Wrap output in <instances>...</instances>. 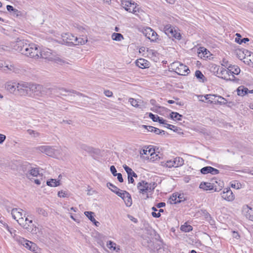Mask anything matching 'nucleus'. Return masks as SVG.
<instances>
[{"mask_svg":"<svg viewBox=\"0 0 253 253\" xmlns=\"http://www.w3.org/2000/svg\"><path fill=\"white\" fill-rule=\"evenodd\" d=\"M59 91H62L66 92H71L77 94L78 95L82 96L83 94L74 90H68L63 88L51 87L47 88L44 87L41 84H33L30 83V93L32 92L35 95L42 96L44 95H48L53 93H59Z\"/></svg>","mask_w":253,"mask_h":253,"instance_id":"f257e3e1","label":"nucleus"},{"mask_svg":"<svg viewBox=\"0 0 253 253\" xmlns=\"http://www.w3.org/2000/svg\"><path fill=\"white\" fill-rule=\"evenodd\" d=\"M22 168L24 174L29 179H31L33 177H36L39 174V169L33 167L32 165L29 163H24L22 164Z\"/></svg>","mask_w":253,"mask_h":253,"instance_id":"f03ea898","label":"nucleus"},{"mask_svg":"<svg viewBox=\"0 0 253 253\" xmlns=\"http://www.w3.org/2000/svg\"><path fill=\"white\" fill-rule=\"evenodd\" d=\"M27 46H26V48L23 49V54L35 59L40 58V55H39V49L37 45L30 44H27Z\"/></svg>","mask_w":253,"mask_h":253,"instance_id":"7ed1b4c3","label":"nucleus"},{"mask_svg":"<svg viewBox=\"0 0 253 253\" xmlns=\"http://www.w3.org/2000/svg\"><path fill=\"white\" fill-rule=\"evenodd\" d=\"M216 76L226 81L237 82L239 79L235 78L233 75L230 77V74L228 69H226L222 67H218L216 70Z\"/></svg>","mask_w":253,"mask_h":253,"instance_id":"20e7f679","label":"nucleus"},{"mask_svg":"<svg viewBox=\"0 0 253 253\" xmlns=\"http://www.w3.org/2000/svg\"><path fill=\"white\" fill-rule=\"evenodd\" d=\"M77 40V37H75L70 33H65L62 35V40L58 42L59 43L62 44H66L68 46L74 45L76 44V41Z\"/></svg>","mask_w":253,"mask_h":253,"instance_id":"39448f33","label":"nucleus"},{"mask_svg":"<svg viewBox=\"0 0 253 253\" xmlns=\"http://www.w3.org/2000/svg\"><path fill=\"white\" fill-rule=\"evenodd\" d=\"M17 94L21 96L31 95L30 83L27 82L18 83Z\"/></svg>","mask_w":253,"mask_h":253,"instance_id":"423d86ee","label":"nucleus"},{"mask_svg":"<svg viewBox=\"0 0 253 253\" xmlns=\"http://www.w3.org/2000/svg\"><path fill=\"white\" fill-rule=\"evenodd\" d=\"M171 66L173 67V69L175 70V72L179 75H185L190 72L189 68L179 62H174L171 64Z\"/></svg>","mask_w":253,"mask_h":253,"instance_id":"0eeeda50","label":"nucleus"},{"mask_svg":"<svg viewBox=\"0 0 253 253\" xmlns=\"http://www.w3.org/2000/svg\"><path fill=\"white\" fill-rule=\"evenodd\" d=\"M136 5V3L130 0H122L121 1V6L126 11L133 13H135L137 11Z\"/></svg>","mask_w":253,"mask_h":253,"instance_id":"6e6552de","label":"nucleus"},{"mask_svg":"<svg viewBox=\"0 0 253 253\" xmlns=\"http://www.w3.org/2000/svg\"><path fill=\"white\" fill-rule=\"evenodd\" d=\"M184 164L183 159L179 157H176L173 160L168 161L165 165L166 167L171 168L172 167H179Z\"/></svg>","mask_w":253,"mask_h":253,"instance_id":"1a4fd4ad","label":"nucleus"},{"mask_svg":"<svg viewBox=\"0 0 253 253\" xmlns=\"http://www.w3.org/2000/svg\"><path fill=\"white\" fill-rule=\"evenodd\" d=\"M11 46L15 50L21 52L22 54H23L24 52L23 49L26 48V46H28L27 44L25 43L24 40L19 39H17L15 42L11 43Z\"/></svg>","mask_w":253,"mask_h":253,"instance_id":"9d476101","label":"nucleus"},{"mask_svg":"<svg viewBox=\"0 0 253 253\" xmlns=\"http://www.w3.org/2000/svg\"><path fill=\"white\" fill-rule=\"evenodd\" d=\"M145 37L151 41H156L158 39V35L156 32L150 27H147L143 32Z\"/></svg>","mask_w":253,"mask_h":253,"instance_id":"9b49d317","label":"nucleus"},{"mask_svg":"<svg viewBox=\"0 0 253 253\" xmlns=\"http://www.w3.org/2000/svg\"><path fill=\"white\" fill-rule=\"evenodd\" d=\"M221 195L223 199L228 201H232L234 199V195L230 188H224Z\"/></svg>","mask_w":253,"mask_h":253,"instance_id":"f8f14e48","label":"nucleus"},{"mask_svg":"<svg viewBox=\"0 0 253 253\" xmlns=\"http://www.w3.org/2000/svg\"><path fill=\"white\" fill-rule=\"evenodd\" d=\"M19 241L27 249L33 252L36 250L37 246L35 243L25 240L24 238L20 239Z\"/></svg>","mask_w":253,"mask_h":253,"instance_id":"ddd939ff","label":"nucleus"},{"mask_svg":"<svg viewBox=\"0 0 253 253\" xmlns=\"http://www.w3.org/2000/svg\"><path fill=\"white\" fill-rule=\"evenodd\" d=\"M242 213L245 217L253 221V209L249 207L248 206H244L242 209Z\"/></svg>","mask_w":253,"mask_h":253,"instance_id":"4468645a","label":"nucleus"},{"mask_svg":"<svg viewBox=\"0 0 253 253\" xmlns=\"http://www.w3.org/2000/svg\"><path fill=\"white\" fill-rule=\"evenodd\" d=\"M18 83L8 82L5 84V88L9 92L17 94Z\"/></svg>","mask_w":253,"mask_h":253,"instance_id":"2eb2a0df","label":"nucleus"},{"mask_svg":"<svg viewBox=\"0 0 253 253\" xmlns=\"http://www.w3.org/2000/svg\"><path fill=\"white\" fill-rule=\"evenodd\" d=\"M199 187L204 190H214V191H219L221 190V188L218 189L213 183L210 182H203L200 184Z\"/></svg>","mask_w":253,"mask_h":253,"instance_id":"dca6fc26","label":"nucleus"},{"mask_svg":"<svg viewBox=\"0 0 253 253\" xmlns=\"http://www.w3.org/2000/svg\"><path fill=\"white\" fill-rule=\"evenodd\" d=\"M225 68L228 69L229 71V74H230V77H232V75L234 76V75H238L240 73V68L235 65L232 64H226V65H224Z\"/></svg>","mask_w":253,"mask_h":253,"instance_id":"f3484780","label":"nucleus"},{"mask_svg":"<svg viewBox=\"0 0 253 253\" xmlns=\"http://www.w3.org/2000/svg\"><path fill=\"white\" fill-rule=\"evenodd\" d=\"M200 171L203 174L211 173L213 175H216L219 173L218 169L210 166H207L202 168L200 170Z\"/></svg>","mask_w":253,"mask_h":253,"instance_id":"a211bd4d","label":"nucleus"},{"mask_svg":"<svg viewBox=\"0 0 253 253\" xmlns=\"http://www.w3.org/2000/svg\"><path fill=\"white\" fill-rule=\"evenodd\" d=\"M137 187L139 190V193L142 194H144L149 192L148 182L144 180H142L138 182Z\"/></svg>","mask_w":253,"mask_h":253,"instance_id":"6ab92c4d","label":"nucleus"},{"mask_svg":"<svg viewBox=\"0 0 253 253\" xmlns=\"http://www.w3.org/2000/svg\"><path fill=\"white\" fill-rule=\"evenodd\" d=\"M38 150L47 155L52 156L54 154V149L50 146H41L38 148Z\"/></svg>","mask_w":253,"mask_h":253,"instance_id":"aec40b11","label":"nucleus"},{"mask_svg":"<svg viewBox=\"0 0 253 253\" xmlns=\"http://www.w3.org/2000/svg\"><path fill=\"white\" fill-rule=\"evenodd\" d=\"M39 55H40V57L41 58L44 59L50 58L52 55L51 50L48 48L42 49L41 50L39 49Z\"/></svg>","mask_w":253,"mask_h":253,"instance_id":"412c9836","label":"nucleus"},{"mask_svg":"<svg viewBox=\"0 0 253 253\" xmlns=\"http://www.w3.org/2000/svg\"><path fill=\"white\" fill-rule=\"evenodd\" d=\"M21 211H22L21 209L17 208H14L12 210L11 213L14 219H18L23 215Z\"/></svg>","mask_w":253,"mask_h":253,"instance_id":"4be33fe9","label":"nucleus"},{"mask_svg":"<svg viewBox=\"0 0 253 253\" xmlns=\"http://www.w3.org/2000/svg\"><path fill=\"white\" fill-rule=\"evenodd\" d=\"M128 102L131 105L136 108H142L143 106V101L141 100H137L132 98H130L128 99Z\"/></svg>","mask_w":253,"mask_h":253,"instance_id":"5701e85b","label":"nucleus"},{"mask_svg":"<svg viewBox=\"0 0 253 253\" xmlns=\"http://www.w3.org/2000/svg\"><path fill=\"white\" fill-rule=\"evenodd\" d=\"M136 65L140 68L144 69L148 67V62L142 58L139 59L136 61Z\"/></svg>","mask_w":253,"mask_h":253,"instance_id":"b1692460","label":"nucleus"},{"mask_svg":"<svg viewBox=\"0 0 253 253\" xmlns=\"http://www.w3.org/2000/svg\"><path fill=\"white\" fill-rule=\"evenodd\" d=\"M249 90L247 87L243 85H241L237 89V94L239 96H243L248 93Z\"/></svg>","mask_w":253,"mask_h":253,"instance_id":"393cba45","label":"nucleus"},{"mask_svg":"<svg viewBox=\"0 0 253 253\" xmlns=\"http://www.w3.org/2000/svg\"><path fill=\"white\" fill-rule=\"evenodd\" d=\"M84 213L96 226L99 225V222L97 221L93 216V214H94V212L92 211H85Z\"/></svg>","mask_w":253,"mask_h":253,"instance_id":"a878e982","label":"nucleus"},{"mask_svg":"<svg viewBox=\"0 0 253 253\" xmlns=\"http://www.w3.org/2000/svg\"><path fill=\"white\" fill-rule=\"evenodd\" d=\"M164 30L165 34L170 38L171 36L173 35L174 29L171 25H167L164 27Z\"/></svg>","mask_w":253,"mask_h":253,"instance_id":"bb28decb","label":"nucleus"},{"mask_svg":"<svg viewBox=\"0 0 253 253\" xmlns=\"http://www.w3.org/2000/svg\"><path fill=\"white\" fill-rule=\"evenodd\" d=\"M125 197L123 199L127 207H130L132 205V200L131 195L130 194L126 192L125 191Z\"/></svg>","mask_w":253,"mask_h":253,"instance_id":"cd10ccee","label":"nucleus"},{"mask_svg":"<svg viewBox=\"0 0 253 253\" xmlns=\"http://www.w3.org/2000/svg\"><path fill=\"white\" fill-rule=\"evenodd\" d=\"M16 220L18 222V223L22 227H23L24 228L27 229L28 228L29 225L27 222V220H28V218L27 217H26L25 219H24L22 216L18 219H16Z\"/></svg>","mask_w":253,"mask_h":253,"instance_id":"c85d7f7f","label":"nucleus"},{"mask_svg":"<svg viewBox=\"0 0 253 253\" xmlns=\"http://www.w3.org/2000/svg\"><path fill=\"white\" fill-rule=\"evenodd\" d=\"M46 184L50 187H57L60 185V180L51 178L46 181Z\"/></svg>","mask_w":253,"mask_h":253,"instance_id":"c756f323","label":"nucleus"},{"mask_svg":"<svg viewBox=\"0 0 253 253\" xmlns=\"http://www.w3.org/2000/svg\"><path fill=\"white\" fill-rule=\"evenodd\" d=\"M237 37L235 39V42L239 44H242L243 43H246V42L249 41V39L247 38H241V36L240 34L237 33L236 34Z\"/></svg>","mask_w":253,"mask_h":253,"instance_id":"7c9ffc66","label":"nucleus"},{"mask_svg":"<svg viewBox=\"0 0 253 253\" xmlns=\"http://www.w3.org/2000/svg\"><path fill=\"white\" fill-rule=\"evenodd\" d=\"M195 75L196 77L200 81L203 83L205 82L206 81V79L205 77L204 76L203 73L200 70H197L195 72Z\"/></svg>","mask_w":253,"mask_h":253,"instance_id":"2f4dec72","label":"nucleus"},{"mask_svg":"<svg viewBox=\"0 0 253 253\" xmlns=\"http://www.w3.org/2000/svg\"><path fill=\"white\" fill-rule=\"evenodd\" d=\"M148 128H149V129H148V131L153 132L156 134H161L162 133H163V134H165V131L161 130L154 126H151V127H149Z\"/></svg>","mask_w":253,"mask_h":253,"instance_id":"473e14b6","label":"nucleus"},{"mask_svg":"<svg viewBox=\"0 0 253 253\" xmlns=\"http://www.w3.org/2000/svg\"><path fill=\"white\" fill-rule=\"evenodd\" d=\"M206 100H208V102L210 103H212L213 102H215V100H216L217 95L214 94H207L204 96Z\"/></svg>","mask_w":253,"mask_h":253,"instance_id":"72a5a7b5","label":"nucleus"},{"mask_svg":"<svg viewBox=\"0 0 253 253\" xmlns=\"http://www.w3.org/2000/svg\"><path fill=\"white\" fill-rule=\"evenodd\" d=\"M180 229L181 231L185 232H188L192 230V227L189 224H187L186 223H185L184 224L182 225L180 227Z\"/></svg>","mask_w":253,"mask_h":253,"instance_id":"f704fd0d","label":"nucleus"},{"mask_svg":"<svg viewBox=\"0 0 253 253\" xmlns=\"http://www.w3.org/2000/svg\"><path fill=\"white\" fill-rule=\"evenodd\" d=\"M112 39L114 41H121L122 40L124 39V37L120 33H114L112 35Z\"/></svg>","mask_w":253,"mask_h":253,"instance_id":"c9c22d12","label":"nucleus"},{"mask_svg":"<svg viewBox=\"0 0 253 253\" xmlns=\"http://www.w3.org/2000/svg\"><path fill=\"white\" fill-rule=\"evenodd\" d=\"M170 117L172 119H176L178 121H180L182 115L177 112H172L170 114Z\"/></svg>","mask_w":253,"mask_h":253,"instance_id":"e433bc0d","label":"nucleus"},{"mask_svg":"<svg viewBox=\"0 0 253 253\" xmlns=\"http://www.w3.org/2000/svg\"><path fill=\"white\" fill-rule=\"evenodd\" d=\"M178 194H173L172 196H171L170 199L171 200L170 202L171 204H177L180 203L181 201V200H177Z\"/></svg>","mask_w":253,"mask_h":253,"instance_id":"4c0bfd02","label":"nucleus"},{"mask_svg":"<svg viewBox=\"0 0 253 253\" xmlns=\"http://www.w3.org/2000/svg\"><path fill=\"white\" fill-rule=\"evenodd\" d=\"M227 102V100L220 96H217L216 100H215V103H217L219 104H225Z\"/></svg>","mask_w":253,"mask_h":253,"instance_id":"58836bf2","label":"nucleus"},{"mask_svg":"<svg viewBox=\"0 0 253 253\" xmlns=\"http://www.w3.org/2000/svg\"><path fill=\"white\" fill-rule=\"evenodd\" d=\"M87 39L86 37H85L84 38H77V40L76 41L77 43L74 44V45H78L79 44H84L87 42Z\"/></svg>","mask_w":253,"mask_h":253,"instance_id":"ea45409f","label":"nucleus"},{"mask_svg":"<svg viewBox=\"0 0 253 253\" xmlns=\"http://www.w3.org/2000/svg\"><path fill=\"white\" fill-rule=\"evenodd\" d=\"M36 211L39 214H41L43 216H47L48 215L47 211L42 208H37L36 209Z\"/></svg>","mask_w":253,"mask_h":253,"instance_id":"a19ab883","label":"nucleus"},{"mask_svg":"<svg viewBox=\"0 0 253 253\" xmlns=\"http://www.w3.org/2000/svg\"><path fill=\"white\" fill-rule=\"evenodd\" d=\"M58 196L60 198H65L69 197V195L67 191L61 190L58 192Z\"/></svg>","mask_w":253,"mask_h":253,"instance_id":"79ce46f5","label":"nucleus"},{"mask_svg":"<svg viewBox=\"0 0 253 253\" xmlns=\"http://www.w3.org/2000/svg\"><path fill=\"white\" fill-rule=\"evenodd\" d=\"M127 178H128V182L129 183H133L134 181L133 177H137V174L135 173V172H133L131 173L130 175L128 174L127 175Z\"/></svg>","mask_w":253,"mask_h":253,"instance_id":"37998d69","label":"nucleus"},{"mask_svg":"<svg viewBox=\"0 0 253 253\" xmlns=\"http://www.w3.org/2000/svg\"><path fill=\"white\" fill-rule=\"evenodd\" d=\"M107 186L114 193H115V191L119 190V188L117 187L110 182L107 183Z\"/></svg>","mask_w":253,"mask_h":253,"instance_id":"c03bdc74","label":"nucleus"},{"mask_svg":"<svg viewBox=\"0 0 253 253\" xmlns=\"http://www.w3.org/2000/svg\"><path fill=\"white\" fill-rule=\"evenodd\" d=\"M10 47L4 45H0V54H3L5 51H10Z\"/></svg>","mask_w":253,"mask_h":253,"instance_id":"a18cd8bd","label":"nucleus"},{"mask_svg":"<svg viewBox=\"0 0 253 253\" xmlns=\"http://www.w3.org/2000/svg\"><path fill=\"white\" fill-rule=\"evenodd\" d=\"M157 186V184L155 182L148 183V186L149 189V192L153 191Z\"/></svg>","mask_w":253,"mask_h":253,"instance_id":"49530a36","label":"nucleus"},{"mask_svg":"<svg viewBox=\"0 0 253 253\" xmlns=\"http://www.w3.org/2000/svg\"><path fill=\"white\" fill-rule=\"evenodd\" d=\"M125 191L121 190L119 189L117 191H115V193L118 196L120 197L122 199H123L126 195V194H125Z\"/></svg>","mask_w":253,"mask_h":253,"instance_id":"de8ad7c7","label":"nucleus"},{"mask_svg":"<svg viewBox=\"0 0 253 253\" xmlns=\"http://www.w3.org/2000/svg\"><path fill=\"white\" fill-rule=\"evenodd\" d=\"M123 168L125 169L126 172L127 173V175L129 174V175H130L131 172L132 173L134 172L130 168H129L126 165H123Z\"/></svg>","mask_w":253,"mask_h":253,"instance_id":"09e8293b","label":"nucleus"},{"mask_svg":"<svg viewBox=\"0 0 253 253\" xmlns=\"http://www.w3.org/2000/svg\"><path fill=\"white\" fill-rule=\"evenodd\" d=\"M123 168L125 169L126 172L127 173V175L129 174V175H130L131 172L132 173L134 172L130 168H129L126 165H123Z\"/></svg>","mask_w":253,"mask_h":253,"instance_id":"8fccbe9b","label":"nucleus"},{"mask_svg":"<svg viewBox=\"0 0 253 253\" xmlns=\"http://www.w3.org/2000/svg\"><path fill=\"white\" fill-rule=\"evenodd\" d=\"M231 186L232 188L238 189L240 188L241 185L240 183L237 182L236 181H233L231 183Z\"/></svg>","mask_w":253,"mask_h":253,"instance_id":"3c124183","label":"nucleus"},{"mask_svg":"<svg viewBox=\"0 0 253 253\" xmlns=\"http://www.w3.org/2000/svg\"><path fill=\"white\" fill-rule=\"evenodd\" d=\"M171 38H174L176 39L180 40L181 38V35L179 33H178L175 30H174L173 35L171 36Z\"/></svg>","mask_w":253,"mask_h":253,"instance_id":"603ef678","label":"nucleus"},{"mask_svg":"<svg viewBox=\"0 0 253 253\" xmlns=\"http://www.w3.org/2000/svg\"><path fill=\"white\" fill-rule=\"evenodd\" d=\"M166 125V126H165V127H167L169 129L173 130L174 131H176L178 129L177 127L175 126L168 124H167Z\"/></svg>","mask_w":253,"mask_h":253,"instance_id":"864d4df0","label":"nucleus"},{"mask_svg":"<svg viewBox=\"0 0 253 253\" xmlns=\"http://www.w3.org/2000/svg\"><path fill=\"white\" fill-rule=\"evenodd\" d=\"M149 117L152 120L153 122H157V118H159L158 115H155L152 113H149Z\"/></svg>","mask_w":253,"mask_h":253,"instance_id":"5fc2aeb1","label":"nucleus"},{"mask_svg":"<svg viewBox=\"0 0 253 253\" xmlns=\"http://www.w3.org/2000/svg\"><path fill=\"white\" fill-rule=\"evenodd\" d=\"M7 10L9 12H13V13H15L17 12H18V10L14 8V7L10 5H7L6 6Z\"/></svg>","mask_w":253,"mask_h":253,"instance_id":"6e6d98bb","label":"nucleus"},{"mask_svg":"<svg viewBox=\"0 0 253 253\" xmlns=\"http://www.w3.org/2000/svg\"><path fill=\"white\" fill-rule=\"evenodd\" d=\"M245 59H247V60H244V62H247L248 64H250V63H253V55L252 56L251 55H249V57H247V58L245 57Z\"/></svg>","mask_w":253,"mask_h":253,"instance_id":"4d7b16f0","label":"nucleus"},{"mask_svg":"<svg viewBox=\"0 0 253 253\" xmlns=\"http://www.w3.org/2000/svg\"><path fill=\"white\" fill-rule=\"evenodd\" d=\"M110 171L113 176H116L118 173H117V170L114 166H111L110 167Z\"/></svg>","mask_w":253,"mask_h":253,"instance_id":"13d9d810","label":"nucleus"},{"mask_svg":"<svg viewBox=\"0 0 253 253\" xmlns=\"http://www.w3.org/2000/svg\"><path fill=\"white\" fill-rule=\"evenodd\" d=\"M107 247L110 248V249H112V248H113L114 250H115L116 249V247H115V246H116V244L114 243V242L110 241L107 244Z\"/></svg>","mask_w":253,"mask_h":253,"instance_id":"bf43d9fd","label":"nucleus"},{"mask_svg":"<svg viewBox=\"0 0 253 253\" xmlns=\"http://www.w3.org/2000/svg\"><path fill=\"white\" fill-rule=\"evenodd\" d=\"M157 122H159L161 124L166 125V120H164L163 118H161L159 117L157 118Z\"/></svg>","mask_w":253,"mask_h":253,"instance_id":"052dcab7","label":"nucleus"},{"mask_svg":"<svg viewBox=\"0 0 253 253\" xmlns=\"http://www.w3.org/2000/svg\"><path fill=\"white\" fill-rule=\"evenodd\" d=\"M104 93L107 97H111L113 95V92L109 90H104Z\"/></svg>","mask_w":253,"mask_h":253,"instance_id":"680f3d73","label":"nucleus"},{"mask_svg":"<svg viewBox=\"0 0 253 253\" xmlns=\"http://www.w3.org/2000/svg\"><path fill=\"white\" fill-rule=\"evenodd\" d=\"M5 139L6 136L4 134L0 133V144H2Z\"/></svg>","mask_w":253,"mask_h":253,"instance_id":"e2e57ef3","label":"nucleus"},{"mask_svg":"<svg viewBox=\"0 0 253 253\" xmlns=\"http://www.w3.org/2000/svg\"><path fill=\"white\" fill-rule=\"evenodd\" d=\"M116 176H117V179L120 182H123L124 181L122 175L121 173H118Z\"/></svg>","mask_w":253,"mask_h":253,"instance_id":"0e129e2a","label":"nucleus"},{"mask_svg":"<svg viewBox=\"0 0 253 253\" xmlns=\"http://www.w3.org/2000/svg\"><path fill=\"white\" fill-rule=\"evenodd\" d=\"M4 67L9 70H12L14 68L13 65H10L9 66L8 64H6L5 62H4Z\"/></svg>","mask_w":253,"mask_h":253,"instance_id":"69168bd1","label":"nucleus"},{"mask_svg":"<svg viewBox=\"0 0 253 253\" xmlns=\"http://www.w3.org/2000/svg\"><path fill=\"white\" fill-rule=\"evenodd\" d=\"M152 215L154 217L158 218L161 216V213L160 212L156 213V212H152Z\"/></svg>","mask_w":253,"mask_h":253,"instance_id":"338daca9","label":"nucleus"},{"mask_svg":"<svg viewBox=\"0 0 253 253\" xmlns=\"http://www.w3.org/2000/svg\"><path fill=\"white\" fill-rule=\"evenodd\" d=\"M166 206V203L164 202H161L157 204L156 206L158 208L164 207Z\"/></svg>","mask_w":253,"mask_h":253,"instance_id":"774afa93","label":"nucleus"}]
</instances>
